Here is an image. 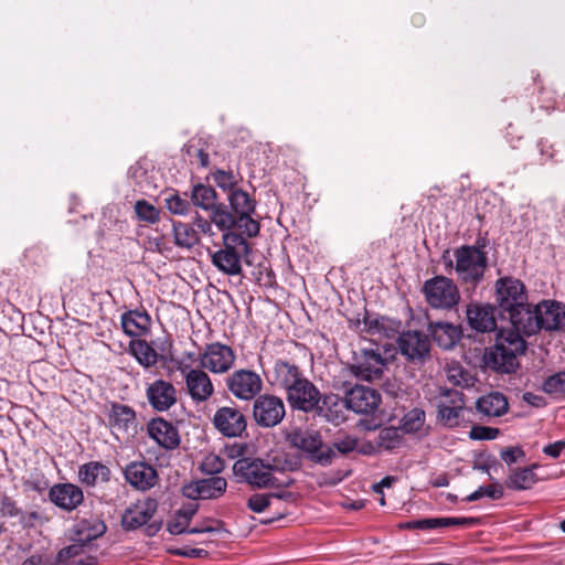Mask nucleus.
<instances>
[{
    "label": "nucleus",
    "instance_id": "1",
    "mask_svg": "<svg viewBox=\"0 0 565 565\" xmlns=\"http://www.w3.org/2000/svg\"><path fill=\"white\" fill-rule=\"evenodd\" d=\"M291 462L274 457L268 460L245 457L236 460L232 467L237 482L247 483L254 488L288 487L291 479L279 481L274 472L291 469Z\"/></svg>",
    "mask_w": 565,
    "mask_h": 565
},
{
    "label": "nucleus",
    "instance_id": "2",
    "mask_svg": "<svg viewBox=\"0 0 565 565\" xmlns=\"http://www.w3.org/2000/svg\"><path fill=\"white\" fill-rule=\"evenodd\" d=\"M527 349L524 338L514 330H499L494 345L486 349L483 362L487 367L502 374L514 373L519 356Z\"/></svg>",
    "mask_w": 565,
    "mask_h": 565
},
{
    "label": "nucleus",
    "instance_id": "3",
    "mask_svg": "<svg viewBox=\"0 0 565 565\" xmlns=\"http://www.w3.org/2000/svg\"><path fill=\"white\" fill-rule=\"evenodd\" d=\"M234 228H224L222 235V246L210 252L212 264L223 274L237 276L243 271L242 262L246 259L252 247L243 234L236 233Z\"/></svg>",
    "mask_w": 565,
    "mask_h": 565
},
{
    "label": "nucleus",
    "instance_id": "4",
    "mask_svg": "<svg viewBox=\"0 0 565 565\" xmlns=\"http://www.w3.org/2000/svg\"><path fill=\"white\" fill-rule=\"evenodd\" d=\"M286 440L291 447L303 451L313 463L326 467L334 458L333 448L323 444L319 431L295 427L287 431Z\"/></svg>",
    "mask_w": 565,
    "mask_h": 565
},
{
    "label": "nucleus",
    "instance_id": "5",
    "mask_svg": "<svg viewBox=\"0 0 565 565\" xmlns=\"http://www.w3.org/2000/svg\"><path fill=\"white\" fill-rule=\"evenodd\" d=\"M227 213L233 218L231 228H237L247 237H255L259 234L260 225L253 218L256 209V201L248 192L237 189L227 194Z\"/></svg>",
    "mask_w": 565,
    "mask_h": 565
},
{
    "label": "nucleus",
    "instance_id": "6",
    "mask_svg": "<svg viewBox=\"0 0 565 565\" xmlns=\"http://www.w3.org/2000/svg\"><path fill=\"white\" fill-rule=\"evenodd\" d=\"M455 270L463 284L476 286L483 278L487 256L479 247L465 245L455 250Z\"/></svg>",
    "mask_w": 565,
    "mask_h": 565
},
{
    "label": "nucleus",
    "instance_id": "7",
    "mask_svg": "<svg viewBox=\"0 0 565 565\" xmlns=\"http://www.w3.org/2000/svg\"><path fill=\"white\" fill-rule=\"evenodd\" d=\"M191 202L195 206L211 212L210 217L218 230L228 228L233 224V218L227 213V206L217 203V193L212 186L202 183L193 185Z\"/></svg>",
    "mask_w": 565,
    "mask_h": 565
},
{
    "label": "nucleus",
    "instance_id": "8",
    "mask_svg": "<svg viewBox=\"0 0 565 565\" xmlns=\"http://www.w3.org/2000/svg\"><path fill=\"white\" fill-rule=\"evenodd\" d=\"M423 292L426 301L431 307L439 309L454 308L460 299L457 286L445 276H436L426 280L423 286Z\"/></svg>",
    "mask_w": 565,
    "mask_h": 565
},
{
    "label": "nucleus",
    "instance_id": "9",
    "mask_svg": "<svg viewBox=\"0 0 565 565\" xmlns=\"http://www.w3.org/2000/svg\"><path fill=\"white\" fill-rule=\"evenodd\" d=\"M286 416V406L281 397L274 394H260L253 403V419L262 428L279 425Z\"/></svg>",
    "mask_w": 565,
    "mask_h": 565
},
{
    "label": "nucleus",
    "instance_id": "10",
    "mask_svg": "<svg viewBox=\"0 0 565 565\" xmlns=\"http://www.w3.org/2000/svg\"><path fill=\"white\" fill-rule=\"evenodd\" d=\"M290 408L303 413H313L321 402V392L307 375L285 392Z\"/></svg>",
    "mask_w": 565,
    "mask_h": 565
},
{
    "label": "nucleus",
    "instance_id": "11",
    "mask_svg": "<svg viewBox=\"0 0 565 565\" xmlns=\"http://www.w3.org/2000/svg\"><path fill=\"white\" fill-rule=\"evenodd\" d=\"M228 392L241 401L255 399L263 388L260 375L252 370L234 371L225 379Z\"/></svg>",
    "mask_w": 565,
    "mask_h": 565
},
{
    "label": "nucleus",
    "instance_id": "12",
    "mask_svg": "<svg viewBox=\"0 0 565 565\" xmlns=\"http://www.w3.org/2000/svg\"><path fill=\"white\" fill-rule=\"evenodd\" d=\"M265 375L270 386L285 393L306 374L295 361L278 358L265 372Z\"/></svg>",
    "mask_w": 565,
    "mask_h": 565
},
{
    "label": "nucleus",
    "instance_id": "13",
    "mask_svg": "<svg viewBox=\"0 0 565 565\" xmlns=\"http://www.w3.org/2000/svg\"><path fill=\"white\" fill-rule=\"evenodd\" d=\"M438 419L449 428L460 425L465 417V401L461 392L457 390H440L437 402Z\"/></svg>",
    "mask_w": 565,
    "mask_h": 565
},
{
    "label": "nucleus",
    "instance_id": "14",
    "mask_svg": "<svg viewBox=\"0 0 565 565\" xmlns=\"http://www.w3.org/2000/svg\"><path fill=\"white\" fill-rule=\"evenodd\" d=\"M497 302L502 312H511L527 301L524 284L513 277H502L495 282Z\"/></svg>",
    "mask_w": 565,
    "mask_h": 565
},
{
    "label": "nucleus",
    "instance_id": "15",
    "mask_svg": "<svg viewBox=\"0 0 565 565\" xmlns=\"http://www.w3.org/2000/svg\"><path fill=\"white\" fill-rule=\"evenodd\" d=\"M235 362V353L231 347L213 342L205 347L200 356V365L215 374L226 373Z\"/></svg>",
    "mask_w": 565,
    "mask_h": 565
},
{
    "label": "nucleus",
    "instance_id": "16",
    "mask_svg": "<svg viewBox=\"0 0 565 565\" xmlns=\"http://www.w3.org/2000/svg\"><path fill=\"white\" fill-rule=\"evenodd\" d=\"M125 481L136 491L146 492L159 481L157 469L145 460L131 461L122 470Z\"/></svg>",
    "mask_w": 565,
    "mask_h": 565
},
{
    "label": "nucleus",
    "instance_id": "17",
    "mask_svg": "<svg viewBox=\"0 0 565 565\" xmlns=\"http://www.w3.org/2000/svg\"><path fill=\"white\" fill-rule=\"evenodd\" d=\"M398 348L409 362L423 364L429 358L430 341L419 331H407L399 335Z\"/></svg>",
    "mask_w": 565,
    "mask_h": 565
},
{
    "label": "nucleus",
    "instance_id": "18",
    "mask_svg": "<svg viewBox=\"0 0 565 565\" xmlns=\"http://www.w3.org/2000/svg\"><path fill=\"white\" fill-rule=\"evenodd\" d=\"M344 403L356 414H372L381 404V395L372 387L355 385L347 392Z\"/></svg>",
    "mask_w": 565,
    "mask_h": 565
},
{
    "label": "nucleus",
    "instance_id": "19",
    "mask_svg": "<svg viewBox=\"0 0 565 565\" xmlns=\"http://www.w3.org/2000/svg\"><path fill=\"white\" fill-rule=\"evenodd\" d=\"M213 425L225 437H239L246 430V418L236 407H220L213 416Z\"/></svg>",
    "mask_w": 565,
    "mask_h": 565
},
{
    "label": "nucleus",
    "instance_id": "20",
    "mask_svg": "<svg viewBox=\"0 0 565 565\" xmlns=\"http://www.w3.org/2000/svg\"><path fill=\"white\" fill-rule=\"evenodd\" d=\"M108 425L113 433L126 436L134 435L137 431V416L132 407L111 402L107 412Z\"/></svg>",
    "mask_w": 565,
    "mask_h": 565
},
{
    "label": "nucleus",
    "instance_id": "21",
    "mask_svg": "<svg viewBox=\"0 0 565 565\" xmlns=\"http://www.w3.org/2000/svg\"><path fill=\"white\" fill-rule=\"evenodd\" d=\"M149 405L157 412H167L178 402V392L171 382L159 379L146 388Z\"/></svg>",
    "mask_w": 565,
    "mask_h": 565
},
{
    "label": "nucleus",
    "instance_id": "22",
    "mask_svg": "<svg viewBox=\"0 0 565 565\" xmlns=\"http://www.w3.org/2000/svg\"><path fill=\"white\" fill-rule=\"evenodd\" d=\"M49 499L58 509L72 512L84 502V492L74 483H56L50 488Z\"/></svg>",
    "mask_w": 565,
    "mask_h": 565
},
{
    "label": "nucleus",
    "instance_id": "23",
    "mask_svg": "<svg viewBox=\"0 0 565 565\" xmlns=\"http://www.w3.org/2000/svg\"><path fill=\"white\" fill-rule=\"evenodd\" d=\"M158 509V501L153 498L138 500L127 508L121 516V525L125 530H136L146 525Z\"/></svg>",
    "mask_w": 565,
    "mask_h": 565
},
{
    "label": "nucleus",
    "instance_id": "24",
    "mask_svg": "<svg viewBox=\"0 0 565 565\" xmlns=\"http://www.w3.org/2000/svg\"><path fill=\"white\" fill-rule=\"evenodd\" d=\"M226 480L214 476L185 486L183 494L192 500H210L221 497L226 491Z\"/></svg>",
    "mask_w": 565,
    "mask_h": 565
},
{
    "label": "nucleus",
    "instance_id": "25",
    "mask_svg": "<svg viewBox=\"0 0 565 565\" xmlns=\"http://www.w3.org/2000/svg\"><path fill=\"white\" fill-rule=\"evenodd\" d=\"M186 391L195 403L206 402L214 394L210 376L201 369H190L184 375Z\"/></svg>",
    "mask_w": 565,
    "mask_h": 565
},
{
    "label": "nucleus",
    "instance_id": "26",
    "mask_svg": "<svg viewBox=\"0 0 565 565\" xmlns=\"http://www.w3.org/2000/svg\"><path fill=\"white\" fill-rule=\"evenodd\" d=\"M509 316L512 328L508 330H514L522 337L523 334L532 335L542 330L537 319L536 306L532 308L527 301L520 306V308L509 312Z\"/></svg>",
    "mask_w": 565,
    "mask_h": 565
},
{
    "label": "nucleus",
    "instance_id": "27",
    "mask_svg": "<svg viewBox=\"0 0 565 565\" xmlns=\"http://www.w3.org/2000/svg\"><path fill=\"white\" fill-rule=\"evenodd\" d=\"M147 431L151 439L167 450L175 449L180 445L178 429L161 417L152 418L147 425Z\"/></svg>",
    "mask_w": 565,
    "mask_h": 565
},
{
    "label": "nucleus",
    "instance_id": "28",
    "mask_svg": "<svg viewBox=\"0 0 565 565\" xmlns=\"http://www.w3.org/2000/svg\"><path fill=\"white\" fill-rule=\"evenodd\" d=\"M385 360L374 350H363L356 363L352 365V372L365 381L377 380L382 376Z\"/></svg>",
    "mask_w": 565,
    "mask_h": 565
},
{
    "label": "nucleus",
    "instance_id": "29",
    "mask_svg": "<svg viewBox=\"0 0 565 565\" xmlns=\"http://www.w3.org/2000/svg\"><path fill=\"white\" fill-rule=\"evenodd\" d=\"M536 313L543 330L556 331L565 326V306L558 301H541L536 305Z\"/></svg>",
    "mask_w": 565,
    "mask_h": 565
},
{
    "label": "nucleus",
    "instance_id": "30",
    "mask_svg": "<svg viewBox=\"0 0 565 565\" xmlns=\"http://www.w3.org/2000/svg\"><path fill=\"white\" fill-rule=\"evenodd\" d=\"M477 523L478 519L466 516L428 518L405 522L401 524V527L407 530H434L448 526L469 527L476 525Z\"/></svg>",
    "mask_w": 565,
    "mask_h": 565
},
{
    "label": "nucleus",
    "instance_id": "31",
    "mask_svg": "<svg viewBox=\"0 0 565 565\" xmlns=\"http://www.w3.org/2000/svg\"><path fill=\"white\" fill-rule=\"evenodd\" d=\"M467 319L471 329L481 333L494 331L497 328L494 308L490 305H469Z\"/></svg>",
    "mask_w": 565,
    "mask_h": 565
},
{
    "label": "nucleus",
    "instance_id": "32",
    "mask_svg": "<svg viewBox=\"0 0 565 565\" xmlns=\"http://www.w3.org/2000/svg\"><path fill=\"white\" fill-rule=\"evenodd\" d=\"M428 331L438 347L452 349L461 338V329L450 322H429Z\"/></svg>",
    "mask_w": 565,
    "mask_h": 565
},
{
    "label": "nucleus",
    "instance_id": "33",
    "mask_svg": "<svg viewBox=\"0 0 565 565\" xmlns=\"http://www.w3.org/2000/svg\"><path fill=\"white\" fill-rule=\"evenodd\" d=\"M111 478V470L100 461H89L78 468V480L86 487H96L106 483Z\"/></svg>",
    "mask_w": 565,
    "mask_h": 565
},
{
    "label": "nucleus",
    "instance_id": "34",
    "mask_svg": "<svg viewBox=\"0 0 565 565\" xmlns=\"http://www.w3.org/2000/svg\"><path fill=\"white\" fill-rule=\"evenodd\" d=\"M106 530V524L98 518L83 519L74 525L73 540L84 546L102 536Z\"/></svg>",
    "mask_w": 565,
    "mask_h": 565
},
{
    "label": "nucleus",
    "instance_id": "35",
    "mask_svg": "<svg viewBox=\"0 0 565 565\" xmlns=\"http://www.w3.org/2000/svg\"><path fill=\"white\" fill-rule=\"evenodd\" d=\"M477 411L487 417H500L509 409L507 397L499 392L482 395L476 402Z\"/></svg>",
    "mask_w": 565,
    "mask_h": 565
},
{
    "label": "nucleus",
    "instance_id": "36",
    "mask_svg": "<svg viewBox=\"0 0 565 565\" xmlns=\"http://www.w3.org/2000/svg\"><path fill=\"white\" fill-rule=\"evenodd\" d=\"M151 324V318L145 310H129L121 316V327L129 337L145 334Z\"/></svg>",
    "mask_w": 565,
    "mask_h": 565
},
{
    "label": "nucleus",
    "instance_id": "37",
    "mask_svg": "<svg viewBox=\"0 0 565 565\" xmlns=\"http://www.w3.org/2000/svg\"><path fill=\"white\" fill-rule=\"evenodd\" d=\"M343 407H345L344 398L342 399L335 394H321L319 407L313 413L326 418L330 423L339 424L344 419Z\"/></svg>",
    "mask_w": 565,
    "mask_h": 565
},
{
    "label": "nucleus",
    "instance_id": "38",
    "mask_svg": "<svg viewBox=\"0 0 565 565\" xmlns=\"http://www.w3.org/2000/svg\"><path fill=\"white\" fill-rule=\"evenodd\" d=\"M61 565H96V557L88 555L83 545L72 544L60 551Z\"/></svg>",
    "mask_w": 565,
    "mask_h": 565
},
{
    "label": "nucleus",
    "instance_id": "39",
    "mask_svg": "<svg viewBox=\"0 0 565 565\" xmlns=\"http://www.w3.org/2000/svg\"><path fill=\"white\" fill-rule=\"evenodd\" d=\"M534 468L535 466L514 469L508 476L505 486L511 490H527L532 488L537 481Z\"/></svg>",
    "mask_w": 565,
    "mask_h": 565
},
{
    "label": "nucleus",
    "instance_id": "40",
    "mask_svg": "<svg viewBox=\"0 0 565 565\" xmlns=\"http://www.w3.org/2000/svg\"><path fill=\"white\" fill-rule=\"evenodd\" d=\"M173 236L177 246L192 248L200 242L198 231L188 223L173 222Z\"/></svg>",
    "mask_w": 565,
    "mask_h": 565
},
{
    "label": "nucleus",
    "instance_id": "41",
    "mask_svg": "<svg viewBox=\"0 0 565 565\" xmlns=\"http://www.w3.org/2000/svg\"><path fill=\"white\" fill-rule=\"evenodd\" d=\"M131 354L145 367L157 364L158 353L146 340H132L129 343Z\"/></svg>",
    "mask_w": 565,
    "mask_h": 565
},
{
    "label": "nucleus",
    "instance_id": "42",
    "mask_svg": "<svg viewBox=\"0 0 565 565\" xmlns=\"http://www.w3.org/2000/svg\"><path fill=\"white\" fill-rule=\"evenodd\" d=\"M426 420L425 412L415 407L404 414L401 419V429L406 434H414L422 430Z\"/></svg>",
    "mask_w": 565,
    "mask_h": 565
},
{
    "label": "nucleus",
    "instance_id": "43",
    "mask_svg": "<svg viewBox=\"0 0 565 565\" xmlns=\"http://www.w3.org/2000/svg\"><path fill=\"white\" fill-rule=\"evenodd\" d=\"M403 443V436L396 427H385L380 430L376 437V446L385 450L398 448Z\"/></svg>",
    "mask_w": 565,
    "mask_h": 565
},
{
    "label": "nucleus",
    "instance_id": "44",
    "mask_svg": "<svg viewBox=\"0 0 565 565\" xmlns=\"http://www.w3.org/2000/svg\"><path fill=\"white\" fill-rule=\"evenodd\" d=\"M291 497L290 493H254L247 500V508L255 512L262 513L269 505L273 499H285Z\"/></svg>",
    "mask_w": 565,
    "mask_h": 565
},
{
    "label": "nucleus",
    "instance_id": "45",
    "mask_svg": "<svg viewBox=\"0 0 565 565\" xmlns=\"http://www.w3.org/2000/svg\"><path fill=\"white\" fill-rule=\"evenodd\" d=\"M212 179L216 186H218L222 191L226 192L227 194L233 192L234 190L239 189L237 185L241 178L233 171L217 169L214 172H212Z\"/></svg>",
    "mask_w": 565,
    "mask_h": 565
},
{
    "label": "nucleus",
    "instance_id": "46",
    "mask_svg": "<svg viewBox=\"0 0 565 565\" xmlns=\"http://www.w3.org/2000/svg\"><path fill=\"white\" fill-rule=\"evenodd\" d=\"M184 151L189 158H195L198 163L202 167H207L210 163L209 152L203 147L201 138H192L184 145Z\"/></svg>",
    "mask_w": 565,
    "mask_h": 565
},
{
    "label": "nucleus",
    "instance_id": "47",
    "mask_svg": "<svg viewBox=\"0 0 565 565\" xmlns=\"http://www.w3.org/2000/svg\"><path fill=\"white\" fill-rule=\"evenodd\" d=\"M503 487L495 482L487 486L479 487L476 491L467 497L468 502L480 500L484 497L490 498L492 500H498L503 497Z\"/></svg>",
    "mask_w": 565,
    "mask_h": 565
},
{
    "label": "nucleus",
    "instance_id": "48",
    "mask_svg": "<svg viewBox=\"0 0 565 565\" xmlns=\"http://www.w3.org/2000/svg\"><path fill=\"white\" fill-rule=\"evenodd\" d=\"M164 206L172 214L186 215L191 209V203L179 193H172L164 199Z\"/></svg>",
    "mask_w": 565,
    "mask_h": 565
},
{
    "label": "nucleus",
    "instance_id": "49",
    "mask_svg": "<svg viewBox=\"0 0 565 565\" xmlns=\"http://www.w3.org/2000/svg\"><path fill=\"white\" fill-rule=\"evenodd\" d=\"M135 212L140 221L153 224L159 220V210L146 200L136 202Z\"/></svg>",
    "mask_w": 565,
    "mask_h": 565
},
{
    "label": "nucleus",
    "instance_id": "50",
    "mask_svg": "<svg viewBox=\"0 0 565 565\" xmlns=\"http://www.w3.org/2000/svg\"><path fill=\"white\" fill-rule=\"evenodd\" d=\"M542 388L550 395L565 394V371L548 376L543 382Z\"/></svg>",
    "mask_w": 565,
    "mask_h": 565
},
{
    "label": "nucleus",
    "instance_id": "51",
    "mask_svg": "<svg viewBox=\"0 0 565 565\" xmlns=\"http://www.w3.org/2000/svg\"><path fill=\"white\" fill-rule=\"evenodd\" d=\"M19 522L23 527H35L43 525L49 521V518L42 510L20 511Z\"/></svg>",
    "mask_w": 565,
    "mask_h": 565
},
{
    "label": "nucleus",
    "instance_id": "52",
    "mask_svg": "<svg viewBox=\"0 0 565 565\" xmlns=\"http://www.w3.org/2000/svg\"><path fill=\"white\" fill-rule=\"evenodd\" d=\"M224 468V460L221 457L213 454L206 456L201 465L202 471L207 475H212V477L223 471Z\"/></svg>",
    "mask_w": 565,
    "mask_h": 565
},
{
    "label": "nucleus",
    "instance_id": "53",
    "mask_svg": "<svg viewBox=\"0 0 565 565\" xmlns=\"http://www.w3.org/2000/svg\"><path fill=\"white\" fill-rule=\"evenodd\" d=\"M500 434L498 428L487 426H473L469 433L471 439L475 440H493Z\"/></svg>",
    "mask_w": 565,
    "mask_h": 565
},
{
    "label": "nucleus",
    "instance_id": "54",
    "mask_svg": "<svg viewBox=\"0 0 565 565\" xmlns=\"http://www.w3.org/2000/svg\"><path fill=\"white\" fill-rule=\"evenodd\" d=\"M21 509H19L15 502L7 497H0V515L3 518H18Z\"/></svg>",
    "mask_w": 565,
    "mask_h": 565
},
{
    "label": "nucleus",
    "instance_id": "55",
    "mask_svg": "<svg viewBox=\"0 0 565 565\" xmlns=\"http://www.w3.org/2000/svg\"><path fill=\"white\" fill-rule=\"evenodd\" d=\"M333 448L341 454L354 451L358 449V438L350 435L338 438L333 443Z\"/></svg>",
    "mask_w": 565,
    "mask_h": 565
},
{
    "label": "nucleus",
    "instance_id": "56",
    "mask_svg": "<svg viewBox=\"0 0 565 565\" xmlns=\"http://www.w3.org/2000/svg\"><path fill=\"white\" fill-rule=\"evenodd\" d=\"M500 457L505 463L512 465L524 457V451L521 447H508L501 450Z\"/></svg>",
    "mask_w": 565,
    "mask_h": 565
},
{
    "label": "nucleus",
    "instance_id": "57",
    "mask_svg": "<svg viewBox=\"0 0 565 565\" xmlns=\"http://www.w3.org/2000/svg\"><path fill=\"white\" fill-rule=\"evenodd\" d=\"M247 449V444L234 443L233 445L226 446L224 452L228 458L238 460L245 458Z\"/></svg>",
    "mask_w": 565,
    "mask_h": 565
},
{
    "label": "nucleus",
    "instance_id": "58",
    "mask_svg": "<svg viewBox=\"0 0 565 565\" xmlns=\"http://www.w3.org/2000/svg\"><path fill=\"white\" fill-rule=\"evenodd\" d=\"M23 565H61L60 553L54 559L47 556L32 555L24 561Z\"/></svg>",
    "mask_w": 565,
    "mask_h": 565
},
{
    "label": "nucleus",
    "instance_id": "59",
    "mask_svg": "<svg viewBox=\"0 0 565 565\" xmlns=\"http://www.w3.org/2000/svg\"><path fill=\"white\" fill-rule=\"evenodd\" d=\"M212 220H207L203 216H201L200 214H196L194 221H193V225L196 227L195 230L198 231V233H202V234H206V235H214L213 233V230H212Z\"/></svg>",
    "mask_w": 565,
    "mask_h": 565
},
{
    "label": "nucleus",
    "instance_id": "60",
    "mask_svg": "<svg viewBox=\"0 0 565 565\" xmlns=\"http://www.w3.org/2000/svg\"><path fill=\"white\" fill-rule=\"evenodd\" d=\"M24 484L29 489L36 491L39 493L43 492L49 487V482L43 476L32 477V478L25 480Z\"/></svg>",
    "mask_w": 565,
    "mask_h": 565
},
{
    "label": "nucleus",
    "instance_id": "61",
    "mask_svg": "<svg viewBox=\"0 0 565 565\" xmlns=\"http://www.w3.org/2000/svg\"><path fill=\"white\" fill-rule=\"evenodd\" d=\"M172 554L190 557V558H199L207 555V551L203 548H192V547H185V548H177L171 551Z\"/></svg>",
    "mask_w": 565,
    "mask_h": 565
},
{
    "label": "nucleus",
    "instance_id": "62",
    "mask_svg": "<svg viewBox=\"0 0 565 565\" xmlns=\"http://www.w3.org/2000/svg\"><path fill=\"white\" fill-rule=\"evenodd\" d=\"M565 449V440H558L543 447V452L554 459L558 458Z\"/></svg>",
    "mask_w": 565,
    "mask_h": 565
},
{
    "label": "nucleus",
    "instance_id": "63",
    "mask_svg": "<svg viewBox=\"0 0 565 565\" xmlns=\"http://www.w3.org/2000/svg\"><path fill=\"white\" fill-rule=\"evenodd\" d=\"M189 527L188 522H183V520H179V515L175 513L174 521L168 524V531L173 535H179L182 533H186Z\"/></svg>",
    "mask_w": 565,
    "mask_h": 565
},
{
    "label": "nucleus",
    "instance_id": "64",
    "mask_svg": "<svg viewBox=\"0 0 565 565\" xmlns=\"http://www.w3.org/2000/svg\"><path fill=\"white\" fill-rule=\"evenodd\" d=\"M175 513L179 515V520H183V522L190 523V521L196 513V508H194V507L183 508V509L178 510Z\"/></svg>",
    "mask_w": 565,
    "mask_h": 565
}]
</instances>
